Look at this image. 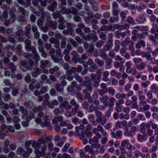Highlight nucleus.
<instances>
[{"label":"nucleus","instance_id":"1","mask_svg":"<svg viewBox=\"0 0 158 158\" xmlns=\"http://www.w3.org/2000/svg\"><path fill=\"white\" fill-rule=\"evenodd\" d=\"M137 131V127L133 126L129 128L128 127L124 128V135L126 137H131L135 135L136 132Z\"/></svg>","mask_w":158,"mask_h":158},{"label":"nucleus","instance_id":"2","mask_svg":"<svg viewBox=\"0 0 158 158\" xmlns=\"http://www.w3.org/2000/svg\"><path fill=\"white\" fill-rule=\"evenodd\" d=\"M97 117L96 121L101 125L104 126L107 122V119L102 113L99 111L96 110L95 112Z\"/></svg>","mask_w":158,"mask_h":158},{"label":"nucleus","instance_id":"3","mask_svg":"<svg viewBox=\"0 0 158 158\" xmlns=\"http://www.w3.org/2000/svg\"><path fill=\"white\" fill-rule=\"evenodd\" d=\"M93 32V33L89 34L84 37V39L86 41H90L91 40L94 42L98 40V36L96 35L95 31Z\"/></svg>","mask_w":158,"mask_h":158},{"label":"nucleus","instance_id":"4","mask_svg":"<svg viewBox=\"0 0 158 158\" xmlns=\"http://www.w3.org/2000/svg\"><path fill=\"white\" fill-rule=\"evenodd\" d=\"M70 103L71 106H74V107L72 109V111L74 114L77 113L78 110L80 108L79 104L74 99H71L70 101Z\"/></svg>","mask_w":158,"mask_h":158},{"label":"nucleus","instance_id":"5","mask_svg":"<svg viewBox=\"0 0 158 158\" xmlns=\"http://www.w3.org/2000/svg\"><path fill=\"white\" fill-rule=\"evenodd\" d=\"M31 25L28 24L25 27L24 34L25 36L28 38L31 39L32 37V35L31 34Z\"/></svg>","mask_w":158,"mask_h":158},{"label":"nucleus","instance_id":"6","mask_svg":"<svg viewBox=\"0 0 158 158\" xmlns=\"http://www.w3.org/2000/svg\"><path fill=\"white\" fill-rule=\"evenodd\" d=\"M100 131L102 135H106L107 132L103 128L101 125H98L97 127L94 128L93 130V132L94 133H99L98 132Z\"/></svg>","mask_w":158,"mask_h":158},{"label":"nucleus","instance_id":"7","mask_svg":"<svg viewBox=\"0 0 158 158\" xmlns=\"http://www.w3.org/2000/svg\"><path fill=\"white\" fill-rule=\"evenodd\" d=\"M92 143L91 145V147L92 148H96L97 149L100 148V152L101 153H103L104 152L105 149H104V146L101 145L99 143Z\"/></svg>","mask_w":158,"mask_h":158},{"label":"nucleus","instance_id":"8","mask_svg":"<svg viewBox=\"0 0 158 158\" xmlns=\"http://www.w3.org/2000/svg\"><path fill=\"white\" fill-rule=\"evenodd\" d=\"M96 136H94L92 139H90L89 140V142L90 144L94 143H98L99 139L101 138L102 136L99 133H94Z\"/></svg>","mask_w":158,"mask_h":158},{"label":"nucleus","instance_id":"9","mask_svg":"<svg viewBox=\"0 0 158 158\" xmlns=\"http://www.w3.org/2000/svg\"><path fill=\"white\" fill-rule=\"evenodd\" d=\"M50 62L48 60H41L40 61V67L42 69H44L46 68L49 67L50 66Z\"/></svg>","mask_w":158,"mask_h":158},{"label":"nucleus","instance_id":"10","mask_svg":"<svg viewBox=\"0 0 158 158\" xmlns=\"http://www.w3.org/2000/svg\"><path fill=\"white\" fill-rule=\"evenodd\" d=\"M20 67L21 70L23 71H27L29 68L27 61L25 60H22L20 62Z\"/></svg>","mask_w":158,"mask_h":158},{"label":"nucleus","instance_id":"11","mask_svg":"<svg viewBox=\"0 0 158 158\" xmlns=\"http://www.w3.org/2000/svg\"><path fill=\"white\" fill-rule=\"evenodd\" d=\"M42 73V70L38 67L34 69L33 71L31 72V75L33 77L36 78L37 77L38 75Z\"/></svg>","mask_w":158,"mask_h":158},{"label":"nucleus","instance_id":"12","mask_svg":"<svg viewBox=\"0 0 158 158\" xmlns=\"http://www.w3.org/2000/svg\"><path fill=\"white\" fill-rule=\"evenodd\" d=\"M137 137L138 140L139 142L142 143L147 139L148 136L146 133H143V135H142L140 134H138Z\"/></svg>","mask_w":158,"mask_h":158},{"label":"nucleus","instance_id":"13","mask_svg":"<svg viewBox=\"0 0 158 158\" xmlns=\"http://www.w3.org/2000/svg\"><path fill=\"white\" fill-rule=\"evenodd\" d=\"M60 8V12L63 15L65 14H69L71 13V10L68 8H67L66 7L64 6H59Z\"/></svg>","mask_w":158,"mask_h":158},{"label":"nucleus","instance_id":"14","mask_svg":"<svg viewBox=\"0 0 158 158\" xmlns=\"http://www.w3.org/2000/svg\"><path fill=\"white\" fill-rule=\"evenodd\" d=\"M50 4L47 6L48 9L50 11H53L56 8L57 3L56 2L53 1L50 3Z\"/></svg>","mask_w":158,"mask_h":158},{"label":"nucleus","instance_id":"15","mask_svg":"<svg viewBox=\"0 0 158 158\" xmlns=\"http://www.w3.org/2000/svg\"><path fill=\"white\" fill-rule=\"evenodd\" d=\"M55 88L56 91L61 94H64V87L59 83L55 84Z\"/></svg>","mask_w":158,"mask_h":158},{"label":"nucleus","instance_id":"16","mask_svg":"<svg viewBox=\"0 0 158 158\" xmlns=\"http://www.w3.org/2000/svg\"><path fill=\"white\" fill-rule=\"evenodd\" d=\"M108 99V97L107 95H104L102 98H99L100 102H102L105 106H107Z\"/></svg>","mask_w":158,"mask_h":158},{"label":"nucleus","instance_id":"17","mask_svg":"<svg viewBox=\"0 0 158 158\" xmlns=\"http://www.w3.org/2000/svg\"><path fill=\"white\" fill-rule=\"evenodd\" d=\"M135 66L137 69L141 71L145 68L146 64L144 62H142L139 64H135Z\"/></svg>","mask_w":158,"mask_h":158},{"label":"nucleus","instance_id":"18","mask_svg":"<svg viewBox=\"0 0 158 158\" xmlns=\"http://www.w3.org/2000/svg\"><path fill=\"white\" fill-rule=\"evenodd\" d=\"M25 44V48L27 52H29V49L31 47V42L28 39H26L24 41Z\"/></svg>","mask_w":158,"mask_h":158},{"label":"nucleus","instance_id":"19","mask_svg":"<svg viewBox=\"0 0 158 158\" xmlns=\"http://www.w3.org/2000/svg\"><path fill=\"white\" fill-rule=\"evenodd\" d=\"M126 72L128 74L131 73L134 76L137 73V71L136 69L135 68L132 69L131 67L126 68Z\"/></svg>","mask_w":158,"mask_h":158},{"label":"nucleus","instance_id":"20","mask_svg":"<svg viewBox=\"0 0 158 158\" xmlns=\"http://www.w3.org/2000/svg\"><path fill=\"white\" fill-rule=\"evenodd\" d=\"M18 10L19 12L21 13L24 16H26L28 15V11L21 6H18Z\"/></svg>","mask_w":158,"mask_h":158},{"label":"nucleus","instance_id":"21","mask_svg":"<svg viewBox=\"0 0 158 158\" xmlns=\"http://www.w3.org/2000/svg\"><path fill=\"white\" fill-rule=\"evenodd\" d=\"M146 46V43L145 41L143 40H140L138 41L135 44V47L137 49H139L141 46L143 47Z\"/></svg>","mask_w":158,"mask_h":158},{"label":"nucleus","instance_id":"22","mask_svg":"<svg viewBox=\"0 0 158 158\" xmlns=\"http://www.w3.org/2000/svg\"><path fill=\"white\" fill-rule=\"evenodd\" d=\"M8 68L11 70V72L14 73L16 70V67L14 64L12 62H10L8 64Z\"/></svg>","mask_w":158,"mask_h":158},{"label":"nucleus","instance_id":"23","mask_svg":"<svg viewBox=\"0 0 158 158\" xmlns=\"http://www.w3.org/2000/svg\"><path fill=\"white\" fill-rule=\"evenodd\" d=\"M33 105V102L30 100L26 101L24 103V106L28 109L32 108Z\"/></svg>","mask_w":158,"mask_h":158},{"label":"nucleus","instance_id":"24","mask_svg":"<svg viewBox=\"0 0 158 158\" xmlns=\"http://www.w3.org/2000/svg\"><path fill=\"white\" fill-rule=\"evenodd\" d=\"M146 19L144 16L142 15H139L137 18L136 21L139 23H142L145 21Z\"/></svg>","mask_w":158,"mask_h":158},{"label":"nucleus","instance_id":"25","mask_svg":"<svg viewBox=\"0 0 158 158\" xmlns=\"http://www.w3.org/2000/svg\"><path fill=\"white\" fill-rule=\"evenodd\" d=\"M8 17V14L7 10H5L4 11L3 13L1 15L0 20L3 21L7 19Z\"/></svg>","mask_w":158,"mask_h":158},{"label":"nucleus","instance_id":"26","mask_svg":"<svg viewBox=\"0 0 158 158\" xmlns=\"http://www.w3.org/2000/svg\"><path fill=\"white\" fill-rule=\"evenodd\" d=\"M51 58L55 63H62L63 61V60L61 57L58 58V56H56L55 55Z\"/></svg>","mask_w":158,"mask_h":158},{"label":"nucleus","instance_id":"27","mask_svg":"<svg viewBox=\"0 0 158 158\" xmlns=\"http://www.w3.org/2000/svg\"><path fill=\"white\" fill-rule=\"evenodd\" d=\"M141 55L143 58H146L147 60H148L149 58L152 56L149 53L145 52H141Z\"/></svg>","mask_w":158,"mask_h":158},{"label":"nucleus","instance_id":"28","mask_svg":"<svg viewBox=\"0 0 158 158\" xmlns=\"http://www.w3.org/2000/svg\"><path fill=\"white\" fill-rule=\"evenodd\" d=\"M109 101L110 102L109 103H107V106H109V108H113V107L114 105V102L115 101V99L113 97H111L109 100Z\"/></svg>","mask_w":158,"mask_h":158},{"label":"nucleus","instance_id":"29","mask_svg":"<svg viewBox=\"0 0 158 158\" xmlns=\"http://www.w3.org/2000/svg\"><path fill=\"white\" fill-rule=\"evenodd\" d=\"M112 61V60L110 58H108L106 59V67L107 69H109L111 67Z\"/></svg>","mask_w":158,"mask_h":158},{"label":"nucleus","instance_id":"30","mask_svg":"<svg viewBox=\"0 0 158 158\" xmlns=\"http://www.w3.org/2000/svg\"><path fill=\"white\" fill-rule=\"evenodd\" d=\"M20 88L19 86H16L15 88L13 89L11 91V94L14 96H15L19 93Z\"/></svg>","mask_w":158,"mask_h":158},{"label":"nucleus","instance_id":"31","mask_svg":"<svg viewBox=\"0 0 158 158\" xmlns=\"http://www.w3.org/2000/svg\"><path fill=\"white\" fill-rule=\"evenodd\" d=\"M19 109L23 115L25 116L27 115L28 114L27 110L25 109L23 106H19Z\"/></svg>","mask_w":158,"mask_h":158},{"label":"nucleus","instance_id":"32","mask_svg":"<svg viewBox=\"0 0 158 158\" xmlns=\"http://www.w3.org/2000/svg\"><path fill=\"white\" fill-rule=\"evenodd\" d=\"M43 120L45 122V125L46 126H48L50 125L51 123L48 122V121L51 120V118L48 116L45 115L44 116Z\"/></svg>","mask_w":158,"mask_h":158},{"label":"nucleus","instance_id":"33","mask_svg":"<svg viewBox=\"0 0 158 158\" xmlns=\"http://www.w3.org/2000/svg\"><path fill=\"white\" fill-rule=\"evenodd\" d=\"M95 61L99 67H102L104 65V61L103 60H101L98 58L95 59Z\"/></svg>","mask_w":158,"mask_h":158},{"label":"nucleus","instance_id":"34","mask_svg":"<svg viewBox=\"0 0 158 158\" xmlns=\"http://www.w3.org/2000/svg\"><path fill=\"white\" fill-rule=\"evenodd\" d=\"M57 23L56 21H51L49 23L50 27L52 28V30H54L57 27Z\"/></svg>","mask_w":158,"mask_h":158},{"label":"nucleus","instance_id":"35","mask_svg":"<svg viewBox=\"0 0 158 158\" xmlns=\"http://www.w3.org/2000/svg\"><path fill=\"white\" fill-rule=\"evenodd\" d=\"M22 46L20 44L17 45L16 50V51L17 53L19 55H21L22 54L23 52H22Z\"/></svg>","mask_w":158,"mask_h":158},{"label":"nucleus","instance_id":"36","mask_svg":"<svg viewBox=\"0 0 158 158\" xmlns=\"http://www.w3.org/2000/svg\"><path fill=\"white\" fill-rule=\"evenodd\" d=\"M104 137L102 138V139L101 140V143L105 145L106 144L107 142L108 141V135L107 133V135H102Z\"/></svg>","mask_w":158,"mask_h":158},{"label":"nucleus","instance_id":"37","mask_svg":"<svg viewBox=\"0 0 158 158\" xmlns=\"http://www.w3.org/2000/svg\"><path fill=\"white\" fill-rule=\"evenodd\" d=\"M2 98L5 101H8L11 99L10 95L8 93H4L3 95Z\"/></svg>","mask_w":158,"mask_h":158},{"label":"nucleus","instance_id":"38","mask_svg":"<svg viewBox=\"0 0 158 158\" xmlns=\"http://www.w3.org/2000/svg\"><path fill=\"white\" fill-rule=\"evenodd\" d=\"M140 131L142 133H145L146 130L145 127V123H141L139 125Z\"/></svg>","mask_w":158,"mask_h":158},{"label":"nucleus","instance_id":"39","mask_svg":"<svg viewBox=\"0 0 158 158\" xmlns=\"http://www.w3.org/2000/svg\"><path fill=\"white\" fill-rule=\"evenodd\" d=\"M127 21L129 24L134 25L135 22L133 18L131 16H128L127 19Z\"/></svg>","mask_w":158,"mask_h":158},{"label":"nucleus","instance_id":"40","mask_svg":"<svg viewBox=\"0 0 158 158\" xmlns=\"http://www.w3.org/2000/svg\"><path fill=\"white\" fill-rule=\"evenodd\" d=\"M32 146L36 149H39L40 148L41 145L38 142L34 141L32 143Z\"/></svg>","mask_w":158,"mask_h":158},{"label":"nucleus","instance_id":"41","mask_svg":"<svg viewBox=\"0 0 158 158\" xmlns=\"http://www.w3.org/2000/svg\"><path fill=\"white\" fill-rule=\"evenodd\" d=\"M15 35L16 36L23 35V28L21 27H18V31L15 32Z\"/></svg>","mask_w":158,"mask_h":158},{"label":"nucleus","instance_id":"42","mask_svg":"<svg viewBox=\"0 0 158 158\" xmlns=\"http://www.w3.org/2000/svg\"><path fill=\"white\" fill-rule=\"evenodd\" d=\"M66 45V38L65 37L62 38L60 43L61 47L62 48H64Z\"/></svg>","mask_w":158,"mask_h":158},{"label":"nucleus","instance_id":"43","mask_svg":"<svg viewBox=\"0 0 158 158\" xmlns=\"http://www.w3.org/2000/svg\"><path fill=\"white\" fill-rule=\"evenodd\" d=\"M59 70V68L57 66H55L53 68H50L49 69V72L51 74H54L55 72H57Z\"/></svg>","mask_w":158,"mask_h":158},{"label":"nucleus","instance_id":"44","mask_svg":"<svg viewBox=\"0 0 158 158\" xmlns=\"http://www.w3.org/2000/svg\"><path fill=\"white\" fill-rule=\"evenodd\" d=\"M61 16L60 13L58 11H56L55 12H53L52 14L53 17L55 19H56Z\"/></svg>","mask_w":158,"mask_h":158},{"label":"nucleus","instance_id":"45","mask_svg":"<svg viewBox=\"0 0 158 158\" xmlns=\"http://www.w3.org/2000/svg\"><path fill=\"white\" fill-rule=\"evenodd\" d=\"M43 109V107L41 106H40L37 107H34L32 109V110L35 113L39 112L40 111H42Z\"/></svg>","mask_w":158,"mask_h":158},{"label":"nucleus","instance_id":"46","mask_svg":"<svg viewBox=\"0 0 158 158\" xmlns=\"http://www.w3.org/2000/svg\"><path fill=\"white\" fill-rule=\"evenodd\" d=\"M94 49L95 48L94 46L93 45L91 44L90 45L89 49L87 50L88 52V55L89 56L91 55L92 52L94 51Z\"/></svg>","mask_w":158,"mask_h":158},{"label":"nucleus","instance_id":"47","mask_svg":"<svg viewBox=\"0 0 158 158\" xmlns=\"http://www.w3.org/2000/svg\"><path fill=\"white\" fill-rule=\"evenodd\" d=\"M100 56L103 59L106 58L108 56L106 54V52L102 50V49H100Z\"/></svg>","mask_w":158,"mask_h":158},{"label":"nucleus","instance_id":"48","mask_svg":"<svg viewBox=\"0 0 158 158\" xmlns=\"http://www.w3.org/2000/svg\"><path fill=\"white\" fill-rule=\"evenodd\" d=\"M109 20L111 23H113L114 22H118L119 20L118 17H110Z\"/></svg>","mask_w":158,"mask_h":158},{"label":"nucleus","instance_id":"49","mask_svg":"<svg viewBox=\"0 0 158 158\" xmlns=\"http://www.w3.org/2000/svg\"><path fill=\"white\" fill-rule=\"evenodd\" d=\"M130 42V39L129 37L126 38L124 41L122 42V46H126L127 44H129Z\"/></svg>","mask_w":158,"mask_h":158},{"label":"nucleus","instance_id":"50","mask_svg":"<svg viewBox=\"0 0 158 158\" xmlns=\"http://www.w3.org/2000/svg\"><path fill=\"white\" fill-rule=\"evenodd\" d=\"M18 20L21 24H23L26 21V20L25 17L24 16L20 15L19 16L18 19Z\"/></svg>","mask_w":158,"mask_h":158},{"label":"nucleus","instance_id":"51","mask_svg":"<svg viewBox=\"0 0 158 158\" xmlns=\"http://www.w3.org/2000/svg\"><path fill=\"white\" fill-rule=\"evenodd\" d=\"M8 39L10 42L13 44L15 42V35L13 34L9 35L8 36Z\"/></svg>","mask_w":158,"mask_h":158},{"label":"nucleus","instance_id":"52","mask_svg":"<svg viewBox=\"0 0 158 158\" xmlns=\"http://www.w3.org/2000/svg\"><path fill=\"white\" fill-rule=\"evenodd\" d=\"M121 128L122 127L121 122L117 121L115 123V127L113 128V130L116 131V128L117 129H118Z\"/></svg>","mask_w":158,"mask_h":158},{"label":"nucleus","instance_id":"53","mask_svg":"<svg viewBox=\"0 0 158 158\" xmlns=\"http://www.w3.org/2000/svg\"><path fill=\"white\" fill-rule=\"evenodd\" d=\"M116 106L115 107L114 109L116 111L118 112H120L122 111V106H120L119 103H116Z\"/></svg>","mask_w":158,"mask_h":158},{"label":"nucleus","instance_id":"54","mask_svg":"<svg viewBox=\"0 0 158 158\" xmlns=\"http://www.w3.org/2000/svg\"><path fill=\"white\" fill-rule=\"evenodd\" d=\"M150 82L149 81H147L145 82H141V86L144 88H147L150 84Z\"/></svg>","mask_w":158,"mask_h":158},{"label":"nucleus","instance_id":"55","mask_svg":"<svg viewBox=\"0 0 158 158\" xmlns=\"http://www.w3.org/2000/svg\"><path fill=\"white\" fill-rule=\"evenodd\" d=\"M113 110V108H109V109L107 110L105 114L106 116L107 117H110L111 116V112Z\"/></svg>","mask_w":158,"mask_h":158},{"label":"nucleus","instance_id":"56","mask_svg":"<svg viewBox=\"0 0 158 158\" xmlns=\"http://www.w3.org/2000/svg\"><path fill=\"white\" fill-rule=\"evenodd\" d=\"M116 139H120L122 135V132L120 130H118L116 132Z\"/></svg>","mask_w":158,"mask_h":158},{"label":"nucleus","instance_id":"57","mask_svg":"<svg viewBox=\"0 0 158 158\" xmlns=\"http://www.w3.org/2000/svg\"><path fill=\"white\" fill-rule=\"evenodd\" d=\"M107 90L109 93L111 95L113 96L115 94V89L112 87H109Z\"/></svg>","mask_w":158,"mask_h":158},{"label":"nucleus","instance_id":"58","mask_svg":"<svg viewBox=\"0 0 158 158\" xmlns=\"http://www.w3.org/2000/svg\"><path fill=\"white\" fill-rule=\"evenodd\" d=\"M133 61L134 63L136 64L138 63H141L142 62V60L140 58H135L133 59Z\"/></svg>","mask_w":158,"mask_h":158},{"label":"nucleus","instance_id":"59","mask_svg":"<svg viewBox=\"0 0 158 158\" xmlns=\"http://www.w3.org/2000/svg\"><path fill=\"white\" fill-rule=\"evenodd\" d=\"M76 113H73L72 110L71 111H67L65 112V115L68 117H73V115H75Z\"/></svg>","mask_w":158,"mask_h":158},{"label":"nucleus","instance_id":"60","mask_svg":"<svg viewBox=\"0 0 158 158\" xmlns=\"http://www.w3.org/2000/svg\"><path fill=\"white\" fill-rule=\"evenodd\" d=\"M75 31L76 33L80 36H82L84 35V33L81 29L77 28L75 29Z\"/></svg>","mask_w":158,"mask_h":158},{"label":"nucleus","instance_id":"61","mask_svg":"<svg viewBox=\"0 0 158 158\" xmlns=\"http://www.w3.org/2000/svg\"><path fill=\"white\" fill-rule=\"evenodd\" d=\"M16 11V8L14 7H12L10 9L9 13L10 15H15V12Z\"/></svg>","mask_w":158,"mask_h":158},{"label":"nucleus","instance_id":"62","mask_svg":"<svg viewBox=\"0 0 158 158\" xmlns=\"http://www.w3.org/2000/svg\"><path fill=\"white\" fill-rule=\"evenodd\" d=\"M97 91L99 92V95L102 96L107 93V89H101L98 90Z\"/></svg>","mask_w":158,"mask_h":158},{"label":"nucleus","instance_id":"63","mask_svg":"<svg viewBox=\"0 0 158 158\" xmlns=\"http://www.w3.org/2000/svg\"><path fill=\"white\" fill-rule=\"evenodd\" d=\"M129 142V140L127 139H126L123 140L121 142V146L120 147H124V146L125 145H127Z\"/></svg>","mask_w":158,"mask_h":158},{"label":"nucleus","instance_id":"64","mask_svg":"<svg viewBox=\"0 0 158 158\" xmlns=\"http://www.w3.org/2000/svg\"><path fill=\"white\" fill-rule=\"evenodd\" d=\"M131 84L130 83H128L124 86V89L126 92H128L130 89Z\"/></svg>","mask_w":158,"mask_h":158}]
</instances>
